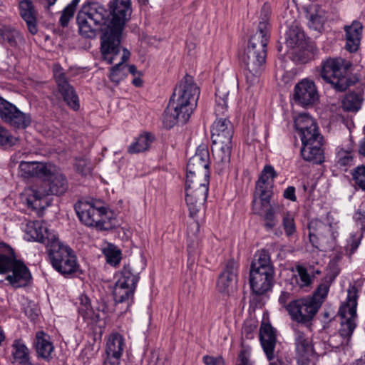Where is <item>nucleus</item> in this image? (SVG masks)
Returning <instances> with one entry per match:
<instances>
[{
  "label": "nucleus",
  "mask_w": 365,
  "mask_h": 365,
  "mask_svg": "<svg viewBox=\"0 0 365 365\" xmlns=\"http://www.w3.org/2000/svg\"><path fill=\"white\" fill-rule=\"evenodd\" d=\"M200 90L193 78L185 75L174 89L163 113V124L166 129L173 128L178 123H186L197 104Z\"/></svg>",
  "instance_id": "obj_1"
},
{
  "label": "nucleus",
  "mask_w": 365,
  "mask_h": 365,
  "mask_svg": "<svg viewBox=\"0 0 365 365\" xmlns=\"http://www.w3.org/2000/svg\"><path fill=\"white\" fill-rule=\"evenodd\" d=\"M112 19L101 38V53L103 61L112 64L120 53V36L132 9L130 0H112L109 4Z\"/></svg>",
  "instance_id": "obj_2"
},
{
  "label": "nucleus",
  "mask_w": 365,
  "mask_h": 365,
  "mask_svg": "<svg viewBox=\"0 0 365 365\" xmlns=\"http://www.w3.org/2000/svg\"><path fill=\"white\" fill-rule=\"evenodd\" d=\"M42 179L45 181V187L29 188L24 194V200L27 207L37 212L48 206V195H63L68 188L66 177L58 167L51 163Z\"/></svg>",
  "instance_id": "obj_3"
},
{
  "label": "nucleus",
  "mask_w": 365,
  "mask_h": 365,
  "mask_svg": "<svg viewBox=\"0 0 365 365\" xmlns=\"http://www.w3.org/2000/svg\"><path fill=\"white\" fill-rule=\"evenodd\" d=\"M268 42L269 39L263 38V36L259 37L258 34H253L242 56L245 75L247 82L251 86L258 81L264 71Z\"/></svg>",
  "instance_id": "obj_4"
},
{
  "label": "nucleus",
  "mask_w": 365,
  "mask_h": 365,
  "mask_svg": "<svg viewBox=\"0 0 365 365\" xmlns=\"http://www.w3.org/2000/svg\"><path fill=\"white\" fill-rule=\"evenodd\" d=\"M351 66L342 58H328L322 63L320 75L334 90L342 92L354 84L348 73Z\"/></svg>",
  "instance_id": "obj_5"
},
{
  "label": "nucleus",
  "mask_w": 365,
  "mask_h": 365,
  "mask_svg": "<svg viewBox=\"0 0 365 365\" xmlns=\"http://www.w3.org/2000/svg\"><path fill=\"white\" fill-rule=\"evenodd\" d=\"M79 220L87 227H94L98 230H110L113 226L108 217L107 208L98 207L93 202L79 200L74 205Z\"/></svg>",
  "instance_id": "obj_6"
},
{
  "label": "nucleus",
  "mask_w": 365,
  "mask_h": 365,
  "mask_svg": "<svg viewBox=\"0 0 365 365\" xmlns=\"http://www.w3.org/2000/svg\"><path fill=\"white\" fill-rule=\"evenodd\" d=\"M46 252L52 267L66 276L77 272L78 264L71 248L63 245L58 237L48 245Z\"/></svg>",
  "instance_id": "obj_7"
},
{
  "label": "nucleus",
  "mask_w": 365,
  "mask_h": 365,
  "mask_svg": "<svg viewBox=\"0 0 365 365\" xmlns=\"http://www.w3.org/2000/svg\"><path fill=\"white\" fill-rule=\"evenodd\" d=\"M357 293L358 290L355 286L350 287L348 289L346 302L340 307L339 310V314L341 318L345 319V321L341 322L338 334L346 341V345L356 327L355 319L357 317Z\"/></svg>",
  "instance_id": "obj_8"
},
{
  "label": "nucleus",
  "mask_w": 365,
  "mask_h": 365,
  "mask_svg": "<svg viewBox=\"0 0 365 365\" xmlns=\"http://www.w3.org/2000/svg\"><path fill=\"white\" fill-rule=\"evenodd\" d=\"M319 310V305L307 296L290 301L287 307V312L293 322L307 327L312 326Z\"/></svg>",
  "instance_id": "obj_9"
},
{
  "label": "nucleus",
  "mask_w": 365,
  "mask_h": 365,
  "mask_svg": "<svg viewBox=\"0 0 365 365\" xmlns=\"http://www.w3.org/2000/svg\"><path fill=\"white\" fill-rule=\"evenodd\" d=\"M294 344L297 364L299 365H314L318 355L314 349L311 334L296 329Z\"/></svg>",
  "instance_id": "obj_10"
},
{
  "label": "nucleus",
  "mask_w": 365,
  "mask_h": 365,
  "mask_svg": "<svg viewBox=\"0 0 365 365\" xmlns=\"http://www.w3.org/2000/svg\"><path fill=\"white\" fill-rule=\"evenodd\" d=\"M309 238L312 246L320 249L325 245L332 244L336 240L338 233L333 230L331 224L314 219L308 225Z\"/></svg>",
  "instance_id": "obj_11"
},
{
  "label": "nucleus",
  "mask_w": 365,
  "mask_h": 365,
  "mask_svg": "<svg viewBox=\"0 0 365 365\" xmlns=\"http://www.w3.org/2000/svg\"><path fill=\"white\" fill-rule=\"evenodd\" d=\"M293 98L296 103L303 107L315 105L319 101V96L314 82L303 79L297 83L294 86Z\"/></svg>",
  "instance_id": "obj_12"
},
{
  "label": "nucleus",
  "mask_w": 365,
  "mask_h": 365,
  "mask_svg": "<svg viewBox=\"0 0 365 365\" xmlns=\"http://www.w3.org/2000/svg\"><path fill=\"white\" fill-rule=\"evenodd\" d=\"M239 264L234 259L226 262L225 268L219 275L217 287L220 292L230 294L237 287Z\"/></svg>",
  "instance_id": "obj_13"
},
{
  "label": "nucleus",
  "mask_w": 365,
  "mask_h": 365,
  "mask_svg": "<svg viewBox=\"0 0 365 365\" xmlns=\"http://www.w3.org/2000/svg\"><path fill=\"white\" fill-rule=\"evenodd\" d=\"M210 158L208 148L205 145H200L195 154L191 157L187 164V173L202 175L210 177Z\"/></svg>",
  "instance_id": "obj_14"
},
{
  "label": "nucleus",
  "mask_w": 365,
  "mask_h": 365,
  "mask_svg": "<svg viewBox=\"0 0 365 365\" xmlns=\"http://www.w3.org/2000/svg\"><path fill=\"white\" fill-rule=\"evenodd\" d=\"M233 133L234 128L228 118L216 119L211 128L212 145L232 144Z\"/></svg>",
  "instance_id": "obj_15"
},
{
  "label": "nucleus",
  "mask_w": 365,
  "mask_h": 365,
  "mask_svg": "<svg viewBox=\"0 0 365 365\" xmlns=\"http://www.w3.org/2000/svg\"><path fill=\"white\" fill-rule=\"evenodd\" d=\"M275 273L250 270L249 282L253 294L262 296L272 290Z\"/></svg>",
  "instance_id": "obj_16"
},
{
  "label": "nucleus",
  "mask_w": 365,
  "mask_h": 365,
  "mask_svg": "<svg viewBox=\"0 0 365 365\" xmlns=\"http://www.w3.org/2000/svg\"><path fill=\"white\" fill-rule=\"evenodd\" d=\"M185 201L189 209L190 215L193 217L200 211L205 202L208 193V188L202 186L195 187L192 185L188 184L185 187Z\"/></svg>",
  "instance_id": "obj_17"
},
{
  "label": "nucleus",
  "mask_w": 365,
  "mask_h": 365,
  "mask_svg": "<svg viewBox=\"0 0 365 365\" xmlns=\"http://www.w3.org/2000/svg\"><path fill=\"white\" fill-rule=\"evenodd\" d=\"M294 127L302 141L314 140L322 136L314 120L307 113L299 114L294 120Z\"/></svg>",
  "instance_id": "obj_18"
},
{
  "label": "nucleus",
  "mask_w": 365,
  "mask_h": 365,
  "mask_svg": "<svg viewBox=\"0 0 365 365\" xmlns=\"http://www.w3.org/2000/svg\"><path fill=\"white\" fill-rule=\"evenodd\" d=\"M322 140L323 137L320 136V138H315L314 140L302 141V147L300 153L304 160L314 164H321L324 161Z\"/></svg>",
  "instance_id": "obj_19"
},
{
  "label": "nucleus",
  "mask_w": 365,
  "mask_h": 365,
  "mask_svg": "<svg viewBox=\"0 0 365 365\" xmlns=\"http://www.w3.org/2000/svg\"><path fill=\"white\" fill-rule=\"evenodd\" d=\"M26 232L29 236V240L31 239L44 244L46 249L49 244L58 238L54 232L48 230L38 221L29 222L26 225Z\"/></svg>",
  "instance_id": "obj_20"
},
{
  "label": "nucleus",
  "mask_w": 365,
  "mask_h": 365,
  "mask_svg": "<svg viewBox=\"0 0 365 365\" xmlns=\"http://www.w3.org/2000/svg\"><path fill=\"white\" fill-rule=\"evenodd\" d=\"M259 340L263 351L269 361L275 359L274 349L277 343L276 330L269 323H262Z\"/></svg>",
  "instance_id": "obj_21"
},
{
  "label": "nucleus",
  "mask_w": 365,
  "mask_h": 365,
  "mask_svg": "<svg viewBox=\"0 0 365 365\" xmlns=\"http://www.w3.org/2000/svg\"><path fill=\"white\" fill-rule=\"evenodd\" d=\"M10 272L6 277V280L14 287L26 286L31 279V273L24 263L16 259L14 266L11 267Z\"/></svg>",
  "instance_id": "obj_22"
},
{
  "label": "nucleus",
  "mask_w": 365,
  "mask_h": 365,
  "mask_svg": "<svg viewBox=\"0 0 365 365\" xmlns=\"http://www.w3.org/2000/svg\"><path fill=\"white\" fill-rule=\"evenodd\" d=\"M81 12H83L87 18L90 19L94 24H98L100 26L106 24L108 20V12L98 2H88L83 5Z\"/></svg>",
  "instance_id": "obj_23"
},
{
  "label": "nucleus",
  "mask_w": 365,
  "mask_h": 365,
  "mask_svg": "<svg viewBox=\"0 0 365 365\" xmlns=\"http://www.w3.org/2000/svg\"><path fill=\"white\" fill-rule=\"evenodd\" d=\"M50 164L37 161H21L19 165V175L24 179L32 178L42 179Z\"/></svg>",
  "instance_id": "obj_24"
},
{
  "label": "nucleus",
  "mask_w": 365,
  "mask_h": 365,
  "mask_svg": "<svg viewBox=\"0 0 365 365\" xmlns=\"http://www.w3.org/2000/svg\"><path fill=\"white\" fill-rule=\"evenodd\" d=\"M346 33V48L350 52H355L358 50L363 31V25L359 21H354L351 25L345 26Z\"/></svg>",
  "instance_id": "obj_25"
},
{
  "label": "nucleus",
  "mask_w": 365,
  "mask_h": 365,
  "mask_svg": "<svg viewBox=\"0 0 365 365\" xmlns=\"http://www.w3.org/2000/svg\"><path fill=\"white\" fill-rule=\"evenodd\" d=\"M232 149V144L212 145L215 165L218 171H222L229 166Z\"/></svg>",
  "instance_id": "obj_26"
},
{
  "label": "nucleus",
  "mask_w": 365,
  "mask_h": 365,
  "mask_svg": "<svg viewBox=\"0 0 365 365\" xmlns=\"http://www.w3.org/2000/svg\"><path fill=\"white\" fill-rule=\"evenodd\" d=\"M20 15L25 21L29 32L34 35L38 32L37 13L30 0H23L19 4Z\"/></svg>",
  "instance_id": "obj_27"
},
{
  "label": "nucleus",
  "mask_w": 365,
  "mask_h": 365,
  "mask_svg": "<svg viewBox=\"0 0 365 365\" xmlns=\"http://www.w3.org/2000/svg\"><path fill=\"white\" fill-rule=\"evenodd\" d=\"M3 121L15 128L25 129L31 124V119L30 115L21 112L12 104Z\"/></svg>",
  "instance_id": "obj_28"
},
{
  "label": "nucleus",
  "mask_w": 365,
  "mask_h": 365,
  "mask_svg": "<svg viewBox=\"0 0 365 365\" xmlns=\"http://www.w3.org/2000/svg\"><path fill=\"white\" fill-rule=\"evenodd\" d=\"M250 270L275 273L269 252L264 250L257 251L250 265Z\"/></svg>",
  "instance_id": "obj_29"
},
{
  "label": "nucleus",
  "mask_w": 365,
  "mask_h": 365,
  "mask_svg": "<svg viewBox=\"0 0 365 365\" xmlns=\"http://www.w3.org/2000/svg\"><path fill=\"white\" fill-rule=\"evenodd\" d=\"M288 30L285 34V43L288 48H294L297 47H303L304 43V34L299 26L298 24L293 21L288 24Z\"/></svg>",
  "instance_id": "obj_30"
},
{
  "label": "nucleus",
  "mask_w": 365,
  "mask_h": 365,
  "mask_svg": "<svg viewBox=\"0 0 365 365\" xmlns=\"http://www.w3.org/2000/svg\"><path fill=\"white\" fill-rule=\"evenodd\" d=\"M35 347L38 358H41L46 361H49L53 359L52 354L54 346L48 340V336L43 331L36 333Z\"/></svg>",
  "instance_id": "obj_31"
},
{
  "label": "nucleus",
  "mask_w": 365,
  "mask_h": 365,
  "mask_svg": "<svg viewBox=\"0 0 365 365\" xmlns=\"http://www.w3.org/2000/svg\"><path fill=\"white\" fill-rule=\"evenodd\" d=\"M187 236L188 255L190 256H194L198 252L201 243L200 225L197 222L193 221L189 224L187 230Z\"/></svg>",
  "instance_id": "obj_32"
},
{
  "label": "nucleus",
  "mask_w": 365,
  "mask_h": 365,
  "mask_svg": "<svg viewBox=\"0 0 365 365\" xmlns=\"http://www.w3.org/2000/svg\"><path fill=\"white\" fill-rule=\"evenodd\" d=\"M0 38L2 43L12 48H16L24 43L23 35L11 26L4 25L0 27Z\"/></svg>",
  "instance_id": "obj_33"
},
{
  "label": "nucleus",
  "mask_w": 365,
  "mask_h": 365,
  "mask_svg": "<svg viewBox=\"0 0 365 365\" xmlns=\"http://www.w3.org/2000/svg\"><path fill=\"white\" fill-rule=\"evenodd\" d=\"M271 16V6L268 4H264L261 9L259 22L257 31L255 34H258L259 37L263 36V38L269 39V20Z\"/></svg>",
  "instance_id": "obj_34"
},
{
  "label": "nucleus",
  "mask_w": 365,
  "mask_h": 365,
  "mask_svg": "<svg viewBox=\"0 0 365 365\" xmlns=\"http://www.w3.org/2000/svg\"><path fill=\"white\" fill-rule=\"evenodd\" d=\"M77 24L78 26L79 34L85 38H93L96 36L97 27L100 26L94 24L90 21V19L87 18L83 12L79 11L77 16Z\"/></svg>",
  "instance_id": "obj_35"
},
{
  "label": "nucleus",
  "mask_w": 365,
  "mask_h": 365,
  "mask_svg": "<svg viewBox=\"0 0 365 365\" xmlns=\"http://www.w3.org/2000/svg\"><path fill=\"white\" fill-rule=\"evenodd\" d=\"M327 21L324 9L319 6H314L309 12V26L317 31L322 32Z\"/></svg>",
  "instance_id": "obj_36"
},
{
  "label": "nucleus",
  "mask_w": 365,
  "mask_h": 365,
  "mask_svg": "<svg viewBox=\"0 0 365 365\" xmlns=\"http://www.w3.org/2000/svg\"><path fill=\"white\" fill-rule=\"evenodd\" d=\"M125 346L124 337L119 333H112L106 343V354L122 356Z\"/></svg>",
  "instance_id": "obj_37"
},
{
  "label": "nucleus",
  "mask_w": 365,
  "mask_h": 365,
  "mask_svg": "<svg viewBox=\"0 0 365 365\" xmlns=\"http://www.w3.org/2000/svg\"><path fill=\"white\" fill-rule=\"evenodd\" d=\"M12 354L19 365H32L30 361L29 351L21 340H15L12 344Z\"/></svg>",
  "instance_id": "obj_38"
},
{
  "label": "nucleus",
  "mask_w": 365,
  "mask_h": 365,
  "mask_svg": "<svg viewBox=\"0 0 365 365\" xmlns=\"http://www.w3.org/2000/svg\"><path fill=\"white\" fill-rule=\"evenodd\" d=\"M155 140L154 135L149 133L141 134L136 138L135 141L128 148V153L135 154L146 151Z\"/></svg>",
  "instance_id": "obj_39"
},
{
  "label": "nucleus",
  "mask_w": 365,
  "mask_h": 365,
  "mask_svg": "<svg viewBox=\"0 0 365 365\" xmlns=\"http://www.w3.org/2000/svg\"><path fill=\"white\" fill-rule=\"evenodd\" d=\"M16 260L14 251L11 247L5 245L0 249V273L10 272L11 267L14 266Z\"/></svg>",
  "instance_id": "obj_40"
},
{
  "label": "nucleus",
  "mask_w": 365,
  "mask_h": 365,
  "mask_svg": "<svg viewBox=\"0 0 365 365\" xmlns=\"http://www.w3.org/2000/svg\"><path fill=\"white\" fill-rule=\"evenodd\" d=\"M130 56V51L126 48H123V53L121 57L120 62H119L110 68V73L109 78L112 82L118 83L120 81L124 79V78L125 77V73L123 71V68L126 67V66L123 63L129 59Z\"/></svg>",
  "instance_id": "obj_41"
},
{
  "label": "nucleus",
  "mask_w": 365,
  "mask_h": 365,
  "mask_svg": "<svg viewBox=\"0 0 365 365\" xmlns=\"http://www.w3.org/2000/svg\"><path fill=\"white\" fill-rule=\"evenodd\" d=\"M268 207L262 213L259 210H258L255 205L253 206V211L255 214L262 216V218L264 221V229L269 232L272 231L274 228L278 224V220L275 215L274 208L269 205H267L265 207Z\"/></svg>",
  "instance_id": "obj_42"
},
{
  "label": "nucleus",
  "mask_w": 365,
  "mask_h": 365,
  "mask_svg": "<svg viewBox=\"0 0 365 365\" xmlns=\"http://www.w3.org/2000/svg\"><path fill=\"white\" fill-rule=\"evenodd\" d=\"M273 187L274 182H270V183L264 182V184L261 183L260 181L256 182V193L260 199L262 207L269 205L271 197L273 195Z\"/></svg>",
  "instance_id": "obj_43"
},
{
  "label": "nucleus",
  "mask_w": 365,
  "mask_h": 365,
  "mask_svg": "<svg viewBox=\"0 0 365 365\" xmlns=\"http://www.w3.org/2000/svg\"><path fill=\"white\" fill-rule=\"evenodd\" d=\"M331 282V279H325L318 285L312 295L307 296L319 305V309L327 297Z\"/></svg>",
  "instance_id": "obj_44"
},
{
  "label": "nucleus",
  "mask_w": 365,
  "mask_h": 365,
  "mask_svg": "<svg viewBox=\"0 0 365 365\" xmlns=\"http://www.w3.org/2000/svg\"><path fill=\"white\" fill-rule=\"evenodd\" d=\"M102 252L106 257V262L111 266L116 267L122 259L121 250L115 245L108 243L102 249Z\"/></svg>",
  "instance_id": "obj_45"
},
{
  "label": "nucleus",
  "mask_w": 365,
  "mask_h": 365,
  "mask_svg": "<svg viewBox=\"0 0 365 365\" xmlns=\"http://www.w3.org/2000/svg\"><path fill=\"white\" fill-rule=\"evenodd\" d=\"M139 279L138 273L133 272L130 264H128L123 267L120 272V277L116 282L128 287H133L135 289Z\"/></svg>",
  "instance_id": "obj_46"
},
{
  "label": "nucleus",
  "mask_w": 365,
  "mask_h": 365,
  "mask_svg": "<svg viewBox=\"0 0 365 365\" xmlns=\"http://www.w3.org/2000/svg\"><path fill=\"white\" fill-rule=\"evenodd\" d=\"M228 96V91H222L219 88L217 89L215 93L216 96V106L215 108V114L216 119L220 118H227V98Z\"/></svg>",
  "instance_id": "obj_47"
},
{
  "label": "nucleus",
  "mask_w": 365,
  "mask_h": 365,
  "mask_svg": "<svg viewBox=\"0 0 365 365\" xmlns=\"http://www.w3.org/2000/svg\"><path fill=\"white\" fill-rule=\"evenodd\" d=\"M363 98L361 93L351 92L346 95L342 101L344 110L356 112L361 108Z\"/></svg>",
  "instance_id": "obj_48"
},
{
  "label": "nucleus",
  "mask_w": 365,
  "mask_h": 365,
  "mask_svg": "<svg viewBox=\"0 0 365 365\" xmlns=\"http://www.w3.org/2000/svg\"><path fill=\"white\" fill-rule=\"evenodd\" d=\"M135 289L133 287L121 284L116 282L113 289V297L115 302L123 303L128 301L133 297Z\"/></svg>",
  "instance_id": "obj_49"
},
{
  "label": "nucleus",
  "mask_w": 365,
  "mask_h": 365,
  "mask_svg": "<svg viewBox=\"0 0 365 365\" xmlns=\"http://www.w3.org/2000/svg\"><path fill=\"white\" fill-rule=\"evenodd\" d=\"M80 0H72L63 10L59 19V24L62 27H67L70 20L73 17L76 7Z\"/></svg>",
  "instance_id": "obj_50"
},
{
  "label": "nucleus",
  "mask_w": 365,
  "mask_h": 365,
  "mask_svg": "<svg viewBox=\"0 0 365 365\" xmlns=\"http://www.w3.org/2000/svg\"><path fill=\"white\" fill-rule=\"evenodd\" d=\"M53 76L59 93L65 92L66 90H70L73 88V86L70 84L67 77L66 76V73L63 72L61 67L54 70Z\"/></svg>",
  "instance_id": "obj_51"
},
{
  "label": "nucleus",
  "mask_w": 365,
  "mask_h": 365,
  "mask_svg": "<svg viewBox=\"0 0 365 365\" xmlns=\"http://www.w3.org/2000/svg\"><path fill=\"white\" fill-rule=\"evenodd\" d=\"M18 142V138L12 135L6 128L0 126V147L8 149L17 144Z\"/></svg>",
  "instance_id": "obj_52"
},
{
  "label": "nucleus",
  "mask_w": 365,
  "mask_h": 365,
  "mask_svg": "<svg viewBox=\"0 0 365 365\" xmlns=\"http://www.w3.org/2000/svg\"><path fill=\"white\" fill-rule=\"evenodd\" d=\"M63 101L66 105L74 110H78L80 108L78 96L74 88L66 90L65 92H60Z\"/></svg>",
  "instance_id": "obj_53"
},
{
  "label": "nucleus",
  "mask_w": 365,
  "mask_h": 365,
  "mask_svg": "<svg viewBox=\"0 0 365 365\" xmlns=\"http://www.w3.org/2000/svg\"><path fill=\"white\" fill-rule=\"evenodd\" d=\"M295 268L299 277V281H297L299 286L301 288L310 287L313 283L314 276H311L302 264L296 265Z\"/></svg>",
  "instance_id": "obj_54"
},
{
  "label": "nucleus",
  "mask_w": 365,
  "mask_h": 365,
  "mask_svg": "<svg viewBox=\"0 0 365 365\" xmlns=\"http://www.w3.org/2000/svg\"><path fill=\"white\" fill-rule=\"evenodd\" d=\"M336 158L340 166L350 165L353 162V150L351 148H338Z\"/></svg>",
  "instance_id": "obj_55"
},
{
  "label": "nucleus",
  "mask_w": 365,
  "mask_h": 365,
  "mask_svg": "<svg viewBox=\"0 0 365 365\" xmlns=\"http://www.w3.org/2000/svg\"><path fill=\"white\" fill-rule=\"evenodd\" d=\"M210 177H206L202 175L187 173L185 187H187L188 184H191L195 187H200V184H205V187L208 188Z\"/></svg>",
  "instance_id": "obj_56"
},
{
  "label": "nucleus",
  "mask_w": 365,
  "mask_h": 365,
  "mask_svg": "<svg viewBox=\"0 0 365 365\" xmlns=\"http://www.w3.org/2000/svg\"><path fill=\"white\" fill-rule=\"evenodd\" d=\"M78 312L83 319H92L93 309L91 305V301L87 296L81 297V303L78 307Z\"/></svg>",
  "instance_id": "obj_57"
},
{
  "label": "nucleus",
  "mask_w": 365,
  "mask_h": 365,
  "mask_svg": "<svg viewBox=\"0 0 365 365\" xmlns=\"http://www.w3.org/2000/svg\"><path fill=\"white\" fill-rule=\"evenodd\" d=\"M364 232L360 231L351 234L350 236V238L347 241V245L346 246V250L350 255H353L359 247L361 243V240L364 237Z\"/></svg>",
  "instance_id": "obj_58"
},
{
  "label": "nucleus",
  "mask_w": 365,
  "mask_h": 365,
  "mask_svg": "<svg viewBox=\"0 0 365 365\" xmlns=\"http://www.w3.org/2000/svg\"><path fill=\"white\" fill-rule=\"evenodd\" d=\"M277 175H278L273 166L266 165L262 170L257 181H260V182L263 184L264 182L266 183H270V182H274V180L277 177Z\"/></svg>",
  "instance_id": "obj_59"
},
{
  "label": "nucleus",
  "mask_w": 365,
  "mask_h": 365,
  "mask_svg": "<svg viewBox=\"0 0 365 365\" xmlns=\"http://www.w3.org/2000/svg\"><path fill=\"white\" fill-rule=\"evenodd\" d=\"M351 175L355 184L362 190H365V165L356 167Z\"/></svg>",
  "instance_id": "obj_60"
},
{
  "label": "nucleus",
  "mask_w": 365,
  "mask_h": 365,
  "mask_svg": "<svg viewBox=\"0 0 365 365\" xmlns=\"http://www.w3.org/2000/svg\"><path fill=\"white\" fill-rule=\"evenodd\" d=\"M282 226L284 227L286 235L290 237L296 232V226L293 217L287 213L284 215L282 220Z\"/></svg>",
  "instance_id": "obj_61"
},
{
  "label": "nucleus",
  "mask_w": 365,
  "mask_h": 365,
  "mask_svg": "<svg viewBox=\"0 0 365 365\" xmlns=\"http://www.w3.org/2000/svg\"><path fill=\"white\" fill-rule=\"evenodd\" d=\"M329 346L332 349H339L346 344V341L336 333L330 336L327 340Z\"/></svg>",
  "instance_id": "obj_62"
},
{
  "label": "nucleus",
  "mask_w": 365,
  "mask_h": 365,
  "mask_svg": "<svg viewBox=\"0 0 365 365\" xmlns=\"http://www.w3.org/2000/svg\"><path fill=\"white\" fill-rule=\"evenodd\" d=\"M203 362L206 365H225L224 359L222 356L214 357L206 355L203 356Z\"/></svg>",
  "instance_id": "obj_63"
},
{
  "label": "nucleus",
  "mask_w": 365,
  "mask_h": 365,
  "mask_svg": "<svg viewBox=\"0 0 365 365\" xmlns=\"http://www.w3.org/2000/svg\"><path fill=\"white\" fill-rule=\"evenodd\" d=\"M249 358L250 351L247 349H242L239 354V363L237 365H252Z\"/></svg>",
  "instance_id": "obj_64"
}]
</instances>
